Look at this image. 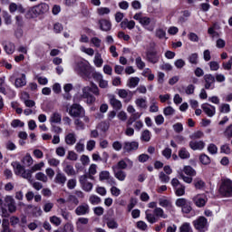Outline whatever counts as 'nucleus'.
<instances>
[{
    "label": "nucleus",
    "instance_id": "obj_33",
    "mask_svg": "<svg viewBox=\"0 0 232 232\" xmlns=\"http://www.w3.org/2000/svg\"><path fill=\"white\" fill-rule=\"evenodd\" d=\"M140 140H143V142H150V140H151V132L148 130H143L141 132Z\"/></svg>",
    "mask_w": 232,
    "mask_h": 232
},
{
    "label": "nucleus",
    "instance_id": "obj_20",
    "mask_svg": "<svg viewBox=\"0 0 232 232\" xmlns=\"http://www.w3.org/2000/svg\"><path fill=\"white\" fill-rule=\"evenodd\" d=\"M112 171L114 173V177L121 180V182H123V180H126V172L124 170H121L117 168H112Z\"/></svg>",
    "mask_w": 232,
    "mask_h": 232
},
{
    "label": "nucleus",
    "instance_id": "obj_28",
    "mask_svg": "<svg viewBox=\"0 0 232 232\" xmlns=\"http://www.w3.org/2000/svg\"><path fill=\"white\" fill-rule=\"evenodd\" d=\"M159 205L161 208H165L166 209H171V208L173 207V205L171 204L169 199H167V198H159Z\"/></svg>",
    "mask_w": 232,
    "mask_h": 232
},
{
    "label": "nucleus",
    "instance_id": "obj_1",
    "mask_svg": "<svg viewBox=\"0 0 232 232\" xmlns=\"http://www.w3.org/2000/svg\"><path fill=\"white\" fill-rule=\"evenodd\" d=\"M50 10V5L46 3H41L34 6L29 7L25 12V19H37L39 15H44Z\"/></svg>",
    "mask_w": 232,
    "mask_h": 232
},
{
    "label": "nucleus",
    "instance_id": "obj_34",
    "mask_svg": "<svg viewBox=\"0 0 232 232\" xmlns=\"http://www.w3.org/2000/svg\"><path fill=\"white\" fill-rule=\"evenodd\" d=\"M149 111L150 113H157V111H159V106L157 105V101L155 100V98H152L150 100V106L149 108Z\"/></svg>",
    "mask_w": 232,
    "mask_h": 232
},
{
    "label": "nucleus",
    "instance_id": "obj_31",
    "mask_svg": "<svg viewBox=\"0 0 232 232\" xmlns=\"http://www.w3.org/2000/svg\"><path fill=\"white\" fill-rule=\"evenodd\" d=\"M89 202L92 206H99V204H101V202H102V199H101V198H99V196H97V195H91L89 197Z\"/></svg>",
    "mask_w": 232,
    "mask_h": 232
},
{
    "label": "nucleus",
    "instance_id": "obj_59",
    "mask_svg": "<svg viewBox=\"0 0 232 232\" xmlns=\"http://www.w3.org/2000/svg\"><path fill=\"white\" fill-rule=\"evenodd\" d=\"M219 111L221 113H229L231 111V107L227 103L221 104Z\"/></svg>",
    "mask_w": 232,
    "mask_h": 232
},
{
    "label": "nucleus",
    "instance_id": "obj_25",
    "mask_svg": "<svg viewBox=\"0 0 232 232\" xmlns=\"http://www.w3.org/2000/svg\"><path fill=\"white\" fill-rule=\"evenodd\" d=\"M75 142H77L75 133H69L65 136V144H67L68 146H73Z\"/></svg>",
    "mask_w": 232,
    "mask_h": 232
},
{
    "label": "nucleus",
    "instance_id": "obj_50",
    "mask_svg": "<svg viewBox=\"0 0 232 232\" xmlns=\"http://www.w3.org/2000/svg\"><path fill=\"white\" fill-rule=\"evenodd\" d=\"M179 232H193L191 225L189 223H183L179 227Z\"/></svg>",
    "mask_w": 232,
    "mask_h": 232
},
{
    "label": "nucleus",
    "instance_id": "obj_32",
    "mask_svg": "<svg viewBox=\"0 0 232 232\" xmlns=\"http://www.w3.org/2000/svg\"><path fill=\"white\" fill-rule=\"evenodd\" d=\"M32 173H34L32 171V169H26L24 170V172L22 173L21 177L23 179H25L26 180H28V182L32 183L34 182V179H32Z\"/></svg>",
    "mask_w": 232,
    "mask_h": 232
},
{
    "label": "nucleus",
    "instance_id": "obj_17",
    "mask_svg": "<svg viewBox=\"0 0 232 232\" xmlns=\"http://www.w3.org/2000/svg\"><path fill=\"white\" fill-rule=\"evenodd\" d=\"M128 164H130V166H133V161H131L130 159L126 158L125 160H120L117 163V165L112 166V168H117V169L122 170V169H126V168H128Z\"/></svg>",
    "mask_w": 232,
    "mask_h": 232
},
{
    "label": "nucleus",
    "instance_id": "obj_8",
    "mask_svg": "<svg viewBox=\"0 0 232 232\" xmlns=\"http://www.w3.org/2000/svg\"><path fill=\"white\" fill-rule=\"evenodd\" d=\"M5 206L8 208L9 213H15L17 206H15V199L12 196H6L4 199Z\"/></svg>",
    "mask_w": 232,
    "mask_h": 232
},
{
    "label": "nucleus",
    "instance_id": "obj_13",
    "mask_svg": "<svg viewBox=\"0 0 232 232\" xmlns=\"http://www.w3.org/2000/svg\"><path fill=\"white\" fill-rule=\"evenodd\" d=\"M123 150L130 153V151H136V150H139V142L137 141H125L123 143Z\"/></svg>",
    "mask_w": 232,
    "mask_h": 232
},
{
    "label": "nucleus",
    "instance_id": "obj_26",
    "mask_svg": "<svg viewBox=\"0 0 232 232\" xmlns=\"http://www.w3.org/2000/svg\"><path fill=\"white\" fill-rule=\"evenodd\" d=\"M22 164H24V166H26V168H30V166L34 164V158H32V155H30V153H27L22 159Z\"/></svg>",
    "mask_w": 232,
    "mask_h": 232
},
{
    "label": "nucleus",
    "instance_id": "obj_62",
    "mask_svg": "<svg viewBox=\"0 0 232 232\" xmlns=\"http://www.w3.org/2000/svg\"><path fill=\"white\" fill-rule=\"evenodd\" d=\"M32 214L34 217H41L43 215V209H41V207L34 206L32 209Z\"/></svg>",
    "mask_w": 232,
    "mask_h": 232
},
{
    "label": "nucleus",
    "instance_id": "obj_36",
    "mask_svg": "<svg viewBox=\"0 0 232 232\" xmlns=\"http://www.w3.org/2000/svg\"><path fill=\"white\" fill-rule=\"evenodd\" d=\"M182 173H185V175H188V177H195L197 175V171H195L191 166H185Z\"/></svg>",
    "mask_w": 232,
    "mask_h": 232
},
{
    "label": "nucleus",
    "instance_id": "obj_41",
    "mask_svg": "<svg viewBox=\"0 0 232 232\" xmlns=\"http://www.w3.org/2000/svg\"><path fill=\"white\" fill-rule=\"evenodd\" d=\"M102 63H104V61L102 60V57L101 56V53H96L95 56H94L95 66H97V68H101V66H102Z\"/></svg>",
    "mask_w": 232,
    "mask_h": 232
},
{
    "label": "nucleus",
    "instance_id": "obj_42",
    "mask_svg": "<svg viewBox=\"0 0 232 232\" xmlns=\"http://www.w3.org/2000/svg\"><path fill=\"white\" fill-rule=\"evenodd\" d=\"M5 51L8 55H12V53H14V52H15V45L12 43L7 44L6 45H5Z\"/></svg>",
    "mask_w": 232,
    "mask_h": 232
},
{
    "label": "nucleus",
    "instance_id": "obj_64",
    "mask_svg": "<svg viewBox=\"0 0 232 232\" xmlns=\"http://www.w3.org/2000/svg\"><path fill=\"white\" fill-rule=\"evenodd\" d=\"M225 137H228L230 139L232 137V124L227 126L224 131Z\"/></svg>",
    "mask_w": 232,
    "mask_h": 232
},
{
    "label": "nucleus",
    "instance_id": "obj_16",
    "mask_svg": "<svg viewBox=\"0 0 232 232\" xmlns=\"http://www.w3.org/2000/svg\"><path fill=\"white\" fill-rule=\"evenodd\" d=\"M201 108L203 110V111L206 113V115H208V117H213V115H215V106L208 104V103H203L201 105Z\"/></svg>",
    "mask_w": 232,
    "mask_h": 232
},
{
    "label": "nucleus",
    "instance_id": "obj_49",
    "mask_svg": "<svg viewBox=\"0 0 232 232\" xmlns=\"http://www.w3.org/2000/svg\"><path fill=\"white\" fill-rule=\"evenodd\" d=\"M194 186L196 189H203L204 186H206V183L200 179H196L194 180Z\"/></svg>",
    "mask_w": 232,
    "mask_h": 232
},
{
    "label": "nucleus",
    "instance_id": "obj_43",
    "mask_svg": "<svg viewBox=\"0 0 232 232\" xmlns=\"http://www.w3.org/2000/svg\"><path fill=\"white\" fill-rule=\"evenodd\" d=\"M179 179H182V180H184V182H186L187 184H191L193 182V176H185L184 172L180 171L179 172Z\"/></svg>",
    "mask_w": 232,
    "mask_h": 232
},
{
    "label": "nucleus",
    "instance_id": "obj_22",
    "mask_svg": "<svg viewBox=\"0 0 232 232\" xmlns=\"http://www.w3.org/2000/svg\"><path fill=\"white\" fill-rule=\"evenodd\" d=\"M61 121H63V116L59 112H53L49 119L51 124H61Z\"/></svg>",
    "mask_w": 232,
    "mask_h": 232
},
{
    "label": "nucleus",
    "instance_id": "obj_21",
    "mask_svg": "<svg viewBox=\"0 0 232 232\" xmlns=\"http://www.w3.org/2000/svg\"><path fill=\"white\" fill-rule=\"evenodd\" d=\"M14 86L15 88H23V86H26V74L22 73L20 77L16 78Z\"/></svg>",
    "mask_w": 232,
    "mask_h": 232
},
{
    "label": "nucleus",
    "instance_id": "obj_46",
    "mask_svg": "<svg viewBox=\"0 0 232 232\" xmlns=\"http://www.w3.org/2000/svg\"><path fill=\"white\" fill-rule=\"evenodd\" d=\"M66 159L67 160H72L75 162V160L79 159V155H77L73 150H69Z\"/></svg>",
    "mask_w": 232,
    "mask_h": 232
},
{
    "label": "nucleus",
    "instance_id": "obj_57",
    "mask_svg": "<svg viewBox=\"0 0 232 232\" xmlns=\"http://www.w3.org/2000/svg\"><path fill=\"white\" fill-rule=\"evenodd\" d=\"M163 113L166 115V117L175 115V109H173L171 106H168L163 110Z\"/></svg>",
    "mask_w": 232,
    "mask_h": 232
},
{
    "label": "nucleus",
    "instance_id": "obj_55",
    "mask_svg": "<svg viewBox=\"0 0 232 232\" xmlns=\"http://www.w3.org/2000/svg\"><path fill=\"white\" fill-rule=\"evenodd\" d=\"M107 227H109V229H117V227H119V223L114 219H110L107 221Z\"/></svg>",
    "mask_w": 232,
    "mask_h": 232
},
{
    "label": "nucleus",
    "instance_id": "obj_23",
    "mask_svg": "<svg viewBox=\"0 0 232 232\" xmlns=\"http://www.w3.org/2000/svg\"><path fill=\"white\" fill-rule=\"evenodd\" d=\"M121 27L123 28V30H126V28H128V30H133V28H135V21L124 19L121 23Z\"/></svg>",
    "mask_w": 232,
    "mask_h": 232
},
{
    "label": "nucleus",
    "instance_id": "obj_12",
    "mask_svg": "<svg viewBox=\"0 0 232 232\" xmlns=\"http://www.w3.org/2000/svg\"><path fill=\"white\" fill-rule=\"evenodd\" d=\"M204 81L206 90H213L215 88V76L213 74H206Z\"/></svg>",
    "mask_w": 232,
    "mask_h": 232
},
{
    "label": "nucleus",
    "instance_id": "obj_14",
    "mask_svg": "<svg viewBox=\"0 0 232 232\" xmlns=\"http://www.w3.org/2000/svg\"><path fill=\"white\" fill-rule=\"evenodd\" d=\"M63 171L68 175V177H73L75 175V169H73V165L70 164V162L64 160L63 162Z\"/></svg>",
    "mask_w": 232,
    "mask_h": 232
},
{
    "label": "nucleus",
    "instance_id": "obj_7",
    "mask_svg": "<svg viewBox=\"0 0 232 232\" xmlns=\"http://www.w3.org/2000/svg\"><path fill=\"white\" fill-rule=\"evenodd\" d=\"M118 95L121 99H124V102L128 103L133 99L134 92L130 90L120 89L118 90Z\"/></svg>",
    "mask_w": 232,
    "mask_h": 232
},
{
    "label": "nucleus",
    "instance_id": "obj_54",
    "mask_svg": "<svg viewBox=\"0 0 232 232\" xmlns=\"http://www.w3.org/2000/svg\"><path fill=\"white\" fill-rule=\"evenodd\" d=\"M47 162H48L49 166H52L53 168H57V166H59V164H61V160H59L55 158L48 159Z\"/></svg>",
    "mask_w": 232,
    "mask_h": 232
},
{
    "label": "nucleus",
    "instance_id": "obj_5",
    "mask_svg": "<svg viewBox=\"0 0 232 232\" xmlns=\"http://www.w3.org/2000/svg\"><path fill=\"white\" fill-rule=\"evenodd\" d=\"M85 113L84 108L79 103L72 104L69 109L71 117H84Z\"/></svg>",
    "mask_w": 232,
    "mask_h": 232
},
{
    "label": "nucleus",
    "instance_id": "obj_60",
    "mask_svg": "<svg viewBox=\"0 0 232 232\" xmlns=\"http://www.w3.org/2000/svg\"><path fill=\"white\" fill-rule=\"evenodd\" d=\"M43 209H44V213H50V211H52V209H53V203L47 201L44 205Z\"/></svg>",
    "mask_w": 232,
    "mask_h": 232
},
{
    "label": "nucleus",
    "instance_id": "obj_19",
    "mask_svg": "<svg viewBox=\"0 0 232 232\" xmlns=\"http://www.w3.org/2000/svg\"><path fill=\"white\" fill-rule=\"evenodd\" d=\"M99 24L102 32H110V30H111V22L109 20L102 19L99 21Z\"/></svg>",
    "mask_w": 232,
    "mask_h": 232
},
{
    "label": "nucleus",
    "instance_id": "obj_10",
    "mask_svg": "<svg viewBox=\"0 0 232 232\" xmlns=\"http://www.w3.org/2000/svg\"><path fill=\"white\" fill-rule=\"evenodd\" d=\"M194 204L197 208H204L206 206V202H208V198L204 194H198L192 198Z\"/></svg>",
    "mask_w": 232,
    "mask_h": 232
},
{
    "label": "nucleus",
    "instance_id": "obj_37",
    "mask_svg": "<svg viewBox=\"0 0 232 232\" xmlns=\"http://www.w3.org/2000/svg\"><path fill=\"white\" fill-rule=\"evenodd\" d=\"M179 157L182 160L189 159L191 157V154H189V151L186 148H181L179 150Z\"/></svg>",
    "mask_w": 232,
    "mask_h": 232
},
{
    "label": "nucleus",
    "instance_id": "obj_15",
    "mask_svg": "<svg viewBox=\"0 0 232 232\" xmlns=\"http://www.w3.org/2000/svg\"><path fill=\"white\" fill-rule=\"evenodd\" d=\"M146 55L149 63H151L152 64H157V63H159V55H157V51H147Z\"/></svg>",
    "mask_w": 232,
    "mask_h": 232
},
{
    "label": "nucleus",
    "instance_id": "obj_58",
    "mask_svg": "<svg viewBox=\"0 0 232 232\" xmlns=\"http://www.w3.org/2000/svg\"><path fill=\"white\" fill-rule=\"evenodd\" d=\"M220 153H225V155H229L231 153V148L229 144H224L220 147Z\"/></svg>",
    "mask_w": 232,
    "mask_h": 232
},
{
    "label": "nucleus",
    "instance_id": "obj_48",
    "mask_svg": "<svg viewBox=\"0 0 232 232\" xmlns=\"http://www.w3.org/2000/svg\"><path fill=\"white\" fill-rule=\"evenodd\" d=\"M135 62L136 66L139 70H144V68L146 67V63L142 61V58H140V56H138Z\"/></svg>",
    "mask_w": 232,
    "mask_h": 232
},
{
    "label": "nucleus",
    "instance_id": "obj_24",
    "mask_svg": "<svg viewBox=\"0 0 232 232\" xmlns=\"http://www.w3.org/2000/svg\"><path fill=\"white\" fill-rule=\"evenodd\" d=\"M110 104L116 111L122 110V102L115 97H111L110 99Z\"/></svg>",
    "mask_w": 232,
    "mask_h": 232
},
{
    "label": "nucleus",
    "instance_id": "obj_45",
    "mask_svg": "<svg viewBox=\"0 0 232 232\" xmlns=\"http://www.w3.org/2000/svg\"><path fill=\"white\" fill-rule=\"evenodd\" d=\"M208 151L211 155H217V153H218V147H217V145H215L214 143H210L208 146Z\"/></svg>",
    "mask_w": 232,
    "mask_h": 232
},
{
    "label": "nucleus",
    "instance_id": "obj_3",
    "mask_svg": "<svg viewBox=\"0 0 232 232\" xmlns=\"http://www.w3.org/2000/svg\"><path fill=\"white\" fill-rule=\"evenodd\" d=\"M73 70L82 77H90L92 75V67L90 63L84 60H79L74 63Z\"/></svg>",
    "mask_w": 232,
    "mask_h": 232
},
{
    "label": "nucleus",
    "instance_id": "obj_63",
    "mask_svg": "<svg viewBox=\"0 0 232 232\" xmlns=\"http://www.w3.org/2000/svg\"><path fill=\"white\" fill-rule=\"evenodd\" d=\"M3 17L5 24H12V15L8 12H4Z\"/></svg>",
    "mask_w": 232,
    "mask_h": 232
},
{
    "label": "nucleus",
    "instance_id": "obj_9",
    "mask_svg": "<svg viewBox=\"0 0 232 232\" xmlns=\"http://www.w3.org/2000/svg\"><path fill=\"white\" fill-rule=\"evenodd\" d=\"M74 213L78 217H82L84 215H89L90 214V205H88L87 203H82V205L78 206L75 208Z\"/></svg>",
    "mask_w": 232,
    "mask_h": 232
},
{
    "label": "nucleus",
    "instance_id": "obj_18",
    "mask_svg": "<svg viewBox=\"0 0 232 232\" xmlns=\"http://www.w3.org/2000/svg\"><path fill=\"white\" fill-rule=\"evenodd\" d=\"M66 180H67L66 175L61 172V170H58L54 178L55 184H60V186H64V184H66Z\"/></svg>",
    "mask_w": 232,
    "mask_h": 232
},
{
    "label": "nucleus",
    "instance_id": "obj_52",
    "mask_svg": "<svg viewBox=\"0 0 232 232\" xmlns=\"http://www.w3.org/2000/svg\"><path fill=\"white\" fill-rule=\"evenodd\" d=\"M202 137H204V132L200 130H198L189 135V139H192V140H197V139H202Z\"/></svg>",
    "mask_w": 232,
    "mask_h": 232
},
{
    "label": "nucleus",
    "instance_id": "obj_39",
    "mask_svg": "<svg viewBox=\"0 0 232 232\" xmlns=\"http://www.w3.org/2000/svg\"><path fill=\"white\" fill-rule=\"evenodd\" d=\"M138 119H140V113L139 112H134L130 115L127 121V126H131L137 121Z\"/></svg>",
    "mask_w": 232,
    "mask_h": 232
},
{
    "label": "nucleus",
    "instance_id": "obj_29",
    "mask_svg": "<svg viewBox=\"0 0 232 232\" xmlns=\"http://www.w3.org/2000/svg\"><path fill=\"white\" fill-rule=\"evenodd\" d=\"M135 104L138 108H140L141 110H146L148 108V103L146 102V99L144 98L136 99Z\"/></svg>",
    "mask_w": 232,
    "mask_h": 232
},
{
    "label": "nucleus",
    "instance_id": "obj_56",
    "mask_svg": "<svg viewBox=\"0 0 232 232\" xmlns=\"http://www.w3.org/2000/svg\"><path fill=\"white\" fill-rule=\"evenodd\" d=\"M111 10L108 7H99L97 9L98 15H108L110 14Z\"/></svg>",
    "mask_w": 232,
    "mask_h": 232
},
{
    "label": "nucleus",
    "instance_id": "obj_47",
    "mask_svg": "<svg viewBox=\"0 0 232 232\" xmlns=\"http://www.w3.org/2000/svg\"><path fill=\"white\" fill-rule=\"evenodd\" d=\"M146 219L148 220V222H150V224H155V222H157V217L155 216V214H151L150 212H146Z\"/></svg>",
    "mask_w": 232,
    "mask_h": 232
},
{
    "label": "nucleus",
    "instance_id": "obj_51",
    "mask_svg": "<svg viewBox=\"0 0 232 232\" xmlns=\"http://www.w3.org/2000/svg\"><path fill=\"white\" fill-rule=\"evenodd\" d=\"M159 179L163 184H168V182H169V176L166 175L164 172H160Z\"/></svg>",
    "mask_w": 232,
    "mask_h": 232
},
{
    "label": "nucleus",
    "instance_id": "obj_44",
    "mask_svg": "<svg viewBox=\"0 0 232 232\" xmlns=\"http://www.w3.org/2000/svg\"><path fill=\"white\" fill-rule=\"evenodd\" d=\"M35 179H36V180H40V182H44V183L48 182V176H46L43 172L36 173Z\"/></svg>",
    "mask_w": 232,
    "mask_h": 232
},
{
    "label": "nucleus",
    "instance_id": "obj_11",
    "mask_svg": "<svg viewBox=\"0 0 232 232\" xmlns=\"http://www.w3.org/2000/svg\"><path fill=\"white\" fill-rule=\"evenodd\" d=\"M188 146L193 151H202L206 148V143L203 140H191Z\"/></svg>",
    "mask_w": 232,
    "mask_h": 232
},
{
    "label": "nucleus",
    "instance_id": "obj_2",
    "mask_svg": "<svg viewBox=\"0 0 232 232\" xmlns=\"http://www.w3.org/2000/svg\"><path fill=\"white\" fill-rule=\"evenodd\" d=\"M82 99H86V102L88 104H93L97 101L95 97H99L101 95V92H99V87L97 84L92 83V86H85L82 89ZM93 93V94H92ZM95 95V97L93 96Z\"/></svg>",
    "mask_w": 232,
    "mask_h": 232
},
{
    "label": "nucleus",
    "instance_id": "obj_61",
    "mask_svg": "<svg viewBox=\"0 0 232 232\" xmlns=\"http://www.w3.org/2000/svg\"><path fill=\"white\" fill-rule=\"evenodd\" d=\"M64 30V27L63 26V24L61 23H56L53 24V32L54 34H61Z\"/></svg>",
    "mask_w": 232,
    "mask_h": 232
},
{
    "label": "nucleus",
    "instance_id": "obj_40",
    "mask_svg": "<svg viewBox=\"0 0 232 232\" xmlns=\"http://www.w3.org/2000/svg\"><path fill=\"white\" fill-rule=\"evenodd\" d=\"M199 161L201 162V164H204V166H208V164H211V159L209 158V156L206 155L205 153L199 156Z\"/></svg>",
    "mask_w": 232,
    "mask_h": 232
},
{
    "label": "nucleus",
    "instance_id": "obj_38",
    "mask_svg": "<svg viewBox=\"0 0 232 232\" xmlns=\"http://www.w3.org/2000/svg\"><path fill=\"white\" fill-rule=\"evenodd\" d=\"M154 215L160 218H168V215L164 213V209L161 208H155Z\"/></svg>",
    "mask_w": 232,
    "mask_h": 232
},
{
    "label": "nucleus",
    "instance_id": "obj_6",
    "mask_svg": "<svg viewBox=\"0 0 232 232\" xmlns=\"http://www.w3.org/2000/svg\"><path fill=\"white\" fill-rule=\"evenodd\" d=\"M193 226L195 229H198V231H202V229H206V227H208V218L199 217L193 221Z\"/></svg>",
    "mask_w": 232,
    "mask_h": 232
},
{
    "label": "nucleus",
    "instance_id": "obj_30",
    "mask_svg": "<svg viewBox=\"0 0 232 232\" xmlns=\"http://www.w3.org/2000/svg\"><path fill=\"white\" fill-rule=\"evenodd\" d=\"M139 82H140V79L139 77H131L127 83L129 88H136L139 86Z\"/></svg>",
    "mask_w": 232,
    "mask_h": 232
},
{
    "label": "nucleus",
    "instance_id": "obj_35",
    "mask_svg": "<svg viewBox=\"0 0 232 232\" xmlns=\"http://www.w3.org/2000/svg\"><path fill=\"white\" fill-rule=\"evenodd\" d=\"M188 61L190 63V64H194L197 66L198 64V53H193L188 57Z\"/></svg>",
    "mask_w": 232,
    "mask_h": 232
},
{
    "label": "nucleus",
    "instance_id": "obj_27",
    "mask_svg": "<svg viewBox=\"0 0 232 232\" xmlns=\"http://www.w3.org/2000/svg\"><path fill=\"white\" fill-rule=\"evenodd\" d=\"M14 169V173L15 175H20L22 176L24 171V166L21 165V163L19 162H14L12 164Z\"/></svg>",
    "mask_w": 232,
    "mask_h": 232
},
{
    "label": "nucleus",
    "instance_id": "obj_4",
    "mask_svg": "<svg viewBox=\"0 0 232 232\" xmlns=\"http://www.w3.org/2000/svg\"><path fill=\"white\" fill-rule=\"evenodd\" d=\"M219 193L222 197H232V180L229 179H222L219 187Z\"/></svg>",
    "mask_w": 232,
    "mask_h": 232
},
{
    "label": "nucleus",
    "instance_id": "obj_53",
    "mask_svg": "<svg viewBox=\"0 0 232 232\" xmlns=\"http://www.w3.org/2000/svg\"><path fill=\"white\" fill-rule=\"evenodd\" d=\"M43 168H44V162L41 161L40 163L34 164L31 168V171H33V173H35V171H41Z\"/></svg>",
    "mask_w": 232,
    "mask_h": 232
}]
</instances>
